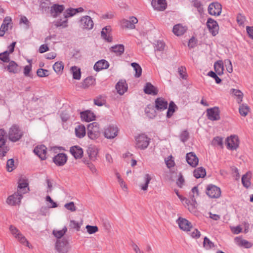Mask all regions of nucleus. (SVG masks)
Here are the masks:
<instances>
[{
    "mask_svg": "<svg viewBox=\"0 0 253 253\" xmlns=\"http://www.w3.org/2000/svg\"><path fill=\"white\" fill-rule=\"evenodd\" d=\"M199 195V190L197 186H194L191 190V191L189 193L190 197V203L189 206L188 207V210L190 211H193L195 209L197 202L196 201V198Z\"/></svg>",
    "mask_w": 253,
    "mask_h": 253,
    "instance_id": "nucleus-4",
    "label": "nucleus"
},
{
    "mask_svg": "<svg viewBox=\"0 0 253 253\" xmlns=\"http://www.w3.org/2000/svg\"><path fill=\"white\" fill-rule=\"evenodd\" d=\"M17 240L23 245L26 246L30 248V244L27 241L25 236H24L21 233L18 235L16 238Z\"/></svg>",
    "mask_w": 253,
    "mask_h": 253,
    "instance_id": "nucleus-56",
    "label": "nucleus"
},
{
    "mask_svg": "<svg viewBox=\"0 0 253 253\" xmlns=\"http://www.w3.org/2000/svg\"><path fill=\"white\" fill-rule=\"evenodd\" d=\"M5 131L3 129H0V155L2 157L5 156L8 151V148L4 146L6 140L5 139Z\"/></svg>",
    "mask_w": 253,
    "mask_h": 253,
    "instance_id": "nucleus-10",
    "label": "nucleus"
},
{
    "mask_svg": "<svg viewBox=\"0 0 253 253\" xmlns=\"http://www.w3.org/2000/svg\"><path fill=\"white\" fill-rule=\"evenodd\" d=\"M206 194L211 198H217L221 195V190L216 186L210 184L206 188Z\"/></svg>",
    "mask_w": 253,
    "mask_h": 253,
    "instance_id": "nucleus-6",
    "label": "nucleus"
},
{
    "mask_svg": "<svg viewBox=\"0 0 253 253\" xmlns=\"http://www.w3.org/2000/svg\"><path fill=\"white\" fill-rule=\"evenodd\" d=\"M70 152L76 159H81L83 155L82 148L77 145L71 147L70 149Z\"/></svg>",
    "mask_w": 253,
    "mask_h": 253,
    "instance_id": "nucleus-26",
    "label": "nucleus"
},
{
    "mask_svg": "<svg viewBox=\"0 0 253 253\" xmlns=\"http://www.w3.org/2000/svg\"><path fill=\"white\" fill-rule=\"evenodd\" d=\"M155 108L159 111H163L166 109L168 107V102L163 98H158L155 101Z\"/></svg>",
    "mask_w": 253,
    "mask_h": 253,
    "instance_id": "nucleus-27",
    "label": "nucleus"
},
{
    "mask_svg": "<svg viewBox=\"0 0 253 253\" xmlns=\"http://www.w3.org/2000/svg\"><path fill=\"white\" fill-rule=\"evenodd\" d=\"M53 68L56 73L59 74L62 72L64 65L62 62H57L53 65Z\"/></svg>",
    "mask_w": 253,
    "mask_h": 253,
    "instance_id": "nucleus-50",
    "label": "nucleus"
},
{
    "mask_svg": "<svg viewBox=\"0 0 253 253\" xmlns=\"http://www.w3.org/2000/svg\"><path fill=\"white\" fill-rule=\"evenodd\" d=\"M208 118L211 121H218L220 119V111L217 107H214L207 110Z\"/></svg>",
    "mask_w": 253,
    "mask_h": 253,
    "instance_id": "nucleus-8",
    "label": "nucleus"
},
{
    "mask_svg": "<svg viewBox=\"0 0 253 253\" xmlns=\"http://www.w3.org/2000/svg\"><path fill=\"white\" fill-rule=\"evenodd\" d=\"M236 240H238V245L240 246L244 247L246 248H250L252 247L253 244L246 240L239 239L237 238Z\"/></svg>",
    "mask_w": 253,
    "mask_h": 253,
    "instance_id": "nucleus-52",
    "label": "nucleus"
},
{
    "mask_svg": "<svg viewBox=\"0 0 253 253\" xmlns=\"http://www.w3.org/2000/svg\"><path fill=\"white\" fill-rule=\"evenodd\" d=\"M55 248L59 253H67L70 249V246L68 241L63 238L57 241Z\"/></svg>",
    "mask_w": 253,
    "mask_h": 253,
    "instance_id": "nucleus-5",
    "label": "nucleus"
},
{
    "mask_svg": "<svg viewBox=\"0 0 253 253\" xmlns=\"http://www.w3.org/2000/svg\"><path fill=\"white\" fill-rule=\"evenodd\" d=\"M68 157L66 154L60 153L53 158V162L58 166H63L67 162Z\"/></svg>",
    "mask_w": 253,
    "mask_h": 253,
    "instance_id": "nucleus-13",
    "label": "nucleus"
},
{
    "mask_svg": "<svg viewBox=\"0 0 253 253\" xmlns=\"http://www.w3.org/2000/svg\"><path fill=\"white\" fill-rule=\"evenodd\" d=\"M67 14L68 16H71V17L75 15L76 13L78 12H82L84 11V9L82 7H79L78 8H69L67 9Z\"/></svg>",
    "mask_w": 253,
    "mask_h": 253,
    "instance_id": "nucleus-49",
    "label": "nucleus"
},
{
    "mask_svg": "<svg viewBox=\"0 0 253 253\" xmlns=\"http://www.w3.org/2000/svg\"><path fill=\"white\" fill-rule=\"evenodd\" d=\"M212 143L214 145H217L222 148L223 147V140L222 138L220 137H214L212 140Z\"/></svg>",
    "mask_w": 253,
    "mask_h": 253,
    "instance_id": "nucleus-58",
    "label": "nucleus"
},
{
    "mask_svg": "<svg viewBox=\"0 0 253 253\" xmlns=\"http://www.w3.org/2000/svg\"><path fill=\"white\" fill-rule=\"evenodd\" d=\"M165 43L162 41H158L155 44V52L158 59L163 57L162 54L165 49Z\"/></svg>",
    "mask_w": 253,
    "mask_h": 253,
    "instance_id": "nucleus-20",
    "label": "nucleus"
},
{
    "mask_svg": "<svg viewBox=\"0 0 253 253\" xmlns=\"http://www.w3.org/2000/svg\"><path fill=\"white\" fill-rule=\"evenodd\" d=\"M46 147L43 145H38L34 150V153L37 155L41 160H45L46 154Z\"/></svg>",
    "mask_w": 253,
    "mask_h": 253,
    "instance_id": "nucleus-19",
    "label": "nucleus"
},
{
    "mask_svg": "<svg viewBox=\"0 0 253 253\" xmlns=\"http://www.w3.org/2000/svg\"><path fill=\"white\" fill-rule=\"evenodd\" d=\"M80 22L81 25L84 29L90 30L93 28L94 23L90 16L87 15L83 16Z\"/></svg>",
    "mask_w": 253,
    "mask_h": 253,
    "instance_id": "nucleus-16",
    "label": "nucleus"
},
{
    "mask_svg": "<svg viewBox=\"0 0 253 253\" xmlns=\"http://www.w3.org/2000/svg\"><path fill=\"white\" fill-rule=\"evenodd\" d=\"M144 179L145 181V183L141 184L140 185V187L141 190L143 191H147L148 189V184H149L150 181L152 179V177L150 174H146L144 176Z\"/></svg>",
    "mask_w": 253,
    "mask_h": 253,
    "instance_id": "nucleus-42",
    "label": "nucleus"
},
{
    "mask_svg": "<svg viewBox=\"0 0 253 253\" xmlns=\"http://www.w3.org/2000/svg\"><path fill=\"white\" fill-rule=\"evenodd\" d=\"M11 21L12 19L10 17H6L3 21L0 29H2V30H4V32H5V31L7 30L8 26L11 22Z\"/></svg>",
    "mask_w": 253,
    "mask_h": 253,
    "instance_id": "nucleus-48",
    "label": "nucleus"
},
{
    "mask_svg": "<svg viewBox=\"0 0 253 253\" xmlns=\"http://www.w3.org/2000/svg\"><path fill=\"white\" fill-rule=\"evenodd\" d=\"M172 31L175 35L179 36L182 35L186 32V29L181 25L177 24L173 27Z\"/></svg>",
    "mask_w": 253,
    "mask_h": 253,
    "instance_id": "nucleus-39",
    "label": "nucleus"
},
{
    "mask_svg": "<svg viewBox=\"0 0 253 253\" xmlns=\"http://www.w3.org/2000/svg\"><path fill=\"white\" fill-rule=\"evenodd\" d=\"M49 71L47 70L42 68L39 69L37 71V75L40 77H47L49 75Z\"/></svg>",
    "mask_w": 253,
    "mask_h": 253,
    "instance_id": "nucleus-57",
    "label": "nucleus"
},
{
    "mask_svg": "<svg viewBox=\"0 0 253 253\" xmlns=\"http://www.w3.org/2000/svg\"><path fill=\"white\" fill-rule=\"evenodd\" d=\"M151 4L155 9L163 11L167 6V3L165 0H152Z\"/></svg>",
    "mask_w": 253,
    "mask_h": 253,
    "instance_id": "nucleus-25",
    "label": "nucleus"
},
{
    "mask_svg": "<svg viewBox=\"0 0 253 253\" xmlns=\"http://www.w3.org/2000/svg\"><path fill=\"white\" fill-rule=\"evenodd\" d=\"M177 108V107H176V105L173 101H171L169 103L168 110L167 111V117L168 118H169L172 116L173 113L175 111V108Z\"/></svg>",
    "mask_w": 253,
    "mask_h": 253,
    "instance_id": "nucleus-44",
    "label": "nucleus"
},
{
    "mask_svg": "<svg viewBox=\"0 0 253 253\" xmlns=\"http://www.w3.org/2000/svg\"><path fill=\"white\" fill-rule=\"evenodd\" d=\"M116 89L118 93L123 95L127 89V84L125 81H120L116 85Z\"/></svg>",
    "mask_w": 253,
    "mask_h": 253,
    "instance_id": "nucleus-31",
    "label": "nucleus"
},
{
    "mask_svg": "<svg viewBox=\"0 0 253 253\" xmlns=\"http://www.w3.org/2000/svg\"><path fill=\"white\" fill-rule=\"evenodd\" d=\"M14 161L13 159H9L7 162L6 167L7 170L9 172L12 171L15 168Z\"/></svg>",
    "mask_w": 253,
    "mask_h": 253,
    "instance_id": "nucleus-59",
    "label": "nucleus"
},
{
    "mask_svg": "<svg viewBox=\"0 0 253 253\" xmlns=\"http://www.w3.org/2000/svg\"><path fill=\"white\" fill-rule=\"evenodd\" d=\"M246 21V17L241 14H238L237 16V22L239 25L243 26Z\"/></svg>",
    "mask_w": 253,
    "mask_h": 253,
    "instance_id": "nucleus-61",
    "label": "nucleus"
},
{
    "mask_svg": "<svg viewBox=\"0 0 253 253\" xmlns=\"http://www.w3.org/2000/svg\"><path fill=\"white\" fill-rule=\"evenodd\" d=\"M251 177V173L250 172H247L243 175L242 177V183L244 187L249 188L251 185L250 179Z\"/></svg>",
    "mask_w": 253,
    "mask_h": 253,
    "instance_id": "nucleus-36",
    "label": "nucleus"
},
{
    "mask_svg": "<svg viewBox=\"0 0 253 253\" xmlns=\"http://www.w3.org/2000/svg\"><path fill=\"white\" fill-rule=\"evenodd\" d=\"M227 147L230 150H236L239 146V140L236 135L231 136L226 139Z\"/></svg>",
    "mask_w": 253,
    "mask_h": 253,
    "instance_id": "nucleus-9",
    "label": "nucleus"
},
{
    "mask_svg": "<svg viewBox=\"0 0 253 253\" xmlns=\"http://www.w3.org/2000/svg\"><path fill=\"white\" fill-rule=\"evenodd\" d=\"M214 68L216 74L219 76L223 74L224 67L222 61L219 60L215 62L214 64Z\"/></svg>",
    "mask_w": 253,
    "mask_h": 253,
    "instance_id": "nucleus-37",
    "label": "nucleus"
},
{
    "mask_svg": "<svg viewBox=\"0 0 253 253\" xmlns=\"http://www.w3.org/2000/svg\"><path fill=\"white\" fill-rule=\"evenodd\" d=\"M87 134L91 139H95L100 135L99 126L97 122L89 124L87 127Z\"/></svg>",
    "mask_w": 253,
    "mask_h": 253,
    "instance_id": "nucleus-2",
    "label": "nucleus"
},
{
    "mask_svg": "<svg viewBox=\"0 0 253 253\" xmlns=\"http://www.w3.org/2000/svg\"><path fill=\"white\" fill-rule=\"evenodd\" d=\"M67 231V229L66 227H64L62 230L57 231L54 230L53 231V234L54 236L58 239H60L66 233Z\"/></svg>",
    "mask_w": 253,
    "mask_h": 253,
    "instance_id": "nucleus-51",
    "label": "nucleus"
},
{
    "mask_svg": "<svg viewBox=\"0 0 253 253\" xmlns=\"http://www.w3.org/2000/svg\"><path fill=\"white\" fill-rule=\"evenodd\" d=\"M9 230L11 234L14 235L16 238L18 236L19 234H21L20 232L14 226H10Z\"/></svg>",
    "mask_w": 253,
    "mask_h": 253,
    "instance_id": "nucleus-64",
    "label": "nucleus"
},
{
    "mask_svg": "<svg viewBox=\"0 0 253 253\" xmlns=\"http://www.w3.org/2000/svg\"><path fill=\"white\" fill-rule=\"evenodd\" d=\"M106 28H103L101 31V37L103 39L108 42H111L112 41V37L111 36L110 34L108 33L105 31Z\"/></svg>",
    "mask_w": 253,
    "mask_h": 253,
    "instance_id": "nucleus-53",
    "label": "nucleus"
},
{
    "mask_svg": "<svg viewBox=\"0 0 253 253\" xmlns=\"http://www.w3.org/2000/svg\"><path fill=\"white\" fill-rule=\"evenodd\" d=\"M95 83V79L92 77H88L84 80L82 83V86L84 88L88 87L89 86L94 85Z\"/></svg>",
    "mask_w": 253,
    "mask_h": 253,
    "instance_id": "nucleus-40",
    "label": "nucleus"
},
{
    "mask_svg": "<svg viewBox=\"0 0 253 253\" xmlns=\"http://www.w3.org/2000/svg\"><path fill=\"white\" fill-rule=\"evenodd\" d=\"M69 226L73 229H76L77 231H79L80 229V224L74 220H70Z\"/></svg>",
    "mask_w": 253,
    "mask_h": 253,
    "instance_id": "nucleus-60",
    "label": "nucleus"
},
{
    "mask_svg": "<svg viewBox=\"0 0 253 253\" xmlns=\"http://www.w3.org/2000/svg\"><path fill=\"white\" fill-rule=\"evenodd\" d=\"M124 46L122 44L115 45L110 48V51L118 56L122 55L124 52Z\"/></svg>",
    "mask_w": 253,
    "mask_h": 253,
    "instance_id": "nucleus-32",
    "label": "nucleus"
},
{
    "mask_svg": "<svg viewBox=\"0 0 253 253\" xmlns=\"http://www.w3.org/2000/svg\"><path fill=\"white\" fill-rule=\"evenodd\" d=\"M131 65L135 71V77L136 78L139 77L142 74V69L140 66L135 62L132 63Z\"/></svg>",
    "mask_w": 253,
    "mask_h": 253,
    "instance_id": "nucleus-47",
    "label": "nucleus"
},
{
    "mask_svg": "<svg viewBox=\"0 0 253 253\" xmlns=\"http://www.w3.org/2000/svg\"><path fill=\"white\" fill-rule=\"evenodd\" d=\"M136 147L141 150L147 148L150 143V138L145 134L139 135L135 138Z\"/></svg>",
    "mask_w": 253,
    "mask_h": 253,
    "instance_id": "nucleus-3",
    "label": "nucleus"
},
{
    "mask_svg": "<svg viewBox=\"0 0 253 253\" xmlns=\"http://www.w3.org/2000/svg\"><path fill=\"white\" fill-rule=\"evenodd\" d=\"M71 72L73 74V79L75 80H80L81 79V70L76 66L72 67L71 68Z\"/></svg>",
    "mask_w": 253,
    "mask_h": 253,
    "instance_id": "nucleus-43",
    "label": "nucleus"
},
{
    "mask_svg": "<svg viewBox=\"0 0 253 253\" xmlns=\"http://www.w3.org/2000/svg\"><path fill=\"white\" fill-rule=\"evenodd\" d=\"M67 10H66L64 12L63 16L64 17L62 18H61L59 20H58L54 22V25L56 27H61L62 28H66L68 26L67 23H68V19L67 18L71 17V16H68L67 13Z\"/></svg>",
    "mask_w": 253,
    "mask_h": 253,
    "instance_id": "nucleus-24",
    "label": "nucleus"
},
{
    "mask_svg": "<svg viewBox=\"0 0 253 253\" xmlns=\"http://www.w3.org/2000/svg\"><path fill=\"white\" fill-rule=\"evenodd\" d=\"M138 22L137 19L134 16L130 17L129 20L123 19L121 21L122 26L126 28L133 29L135 28V24Z\"/></svg>",
    "mask_w": 253,
    "mask_h": 253,
    "instance_id": "nucleus-17",
    "label": "nucleus"
},
{
    "mask_svg": "<svg viewBox=\"0 0 253 253\" xmlns=\"http://www.w3.org/2000/svg\"><path fill=\"white\" fill-rule=\"evenodd\" d=\"M222 6L218 2H212L208 7V12L211 15H219L221 12Z\"/></svg>",
    "mask_w": 253,
    "mask_h": 253,
    "instance_id": "nucleus-11",
    "label": "nucleus"
},
{
    "mask_svg": "<svg viewBox=\"0 0 253 253\" xmlns=\"http://www.w3.org/2000/svg\"><path fill=\"white\" fill-rule=\"evenodd\" d=\"M192 3L193 6L197 8L199 14H202L204 11L202 2L198 0H192Z\"/></svg>",
    "mask_w": 253,
    "mask_h": 253,
    "instance_id": "nucleus-45",
    "label": "nucleus"
},
{
    "mask_svg": "<svg viewBox=\"0 0 253 253\" xmlns=\"http://www.w3.org/2000/svg\"><path fill=\"white\" fill-rule=\"evenodd\" d=\"M81 117L82 121L87 122H91L95 119V116L90 111H85L81 113Z\"/></svg>",
    "mask_w": 253,
    "mask_h": 253,
    "instance_id": "nucleus-30",
    "label": "nucleus"
},
{
    "mask_svg": "<svg viewBox=\"0 0 253 253\" xmlns=\"http://www.w3.org/2000/svg\"><path fill=\"white\" fill-rule=\"evenodd\" d=\"M9 55V53H8V51H5L0 53V60L4 62H9L10 61Z\"/></svg>",
    "mask_w": 253,
    "mask_h": 253,
    "instance_id": "nucleus-55",
    "label": "nucleus"
},
{
    "mask_svg": "<svg viewBox=\"0 0 253 253\" xmlns=\"http://www.w3.org/2000/svg\"><path fill=\"white\" fill-rule=\"evenodd\" d=\"M64 9L65 7L63 5L54 4L50 8L51 15L53 18H56L64 10Z\"/></svg>",
    "mask_w": 253,
    "mask_h": 253,
    "instance_id": "nucleus-21",
    "label": "nucleus"
},
{
    "mask_svg": "<svg viewBox=\"0 0 253 253\" xmlns=\"http://www.w3.org/2000/svg\"><path fill=\"white\" fill-rule=\"evenodd\" d=\"M86 229L89 234L95 233L98 231V227L96 226L86 225Z\"/></svg>",
    "mask_w": 253,
    "mask_h": 253,
    "instance_id": "nucleus-62",
    "label": "nucleus"
},
{
    "mask_svg": "<svg viewBox=\"0 0 253 253\" xmlns=\"http://www.w3.org/2000/svg\"><path fill=\"white\" fill-rule=\"evenodd\" d=\"M86 152L89 159L94 161L97 159L98 151L97 148L94 145H90L88 147Z\"/></svg>",
    "mask_w": 253,
    "mask_h": 253,
    "instance_id": "nucleus-23",
    "label": "nucleus"
},
{
    "mask_svg": "<svg viewBox=\"0 0 253 253\" xmlns=\"http://www.w3.org/2000/svg\"><path fill=\"white\" fill-rule=\"evenodd\" d=\"M118 128L117 126H110L104 130V136L108 139H113L118 135Z\"/></svg>",
    "mask_w": 253,
    "mask_h": 253,
    "instance_id": "nucleus-14",
    "label": "nucleus"
},
{
    "mask_svg": "<svg viewBox=\"0 0 253 253\" xmlns=\"http://www.w3.org/2000/svg\"><path fill=\"white\" fill-rule=\"evenodd\" d=\"M186 160L191 167H196L199 163V159L194 152H189L186 154Z\"/></svg>",
    "mask_w": 253,
    "mask_h": 253,
    "instance_id": "nucleus-18",
    "label": "nucleus"
},
{
    "mask_svg": "<svg viewBox=\"0 0 253 253\" xmlns=\"http://www.w3.org/2000/svg\"><path fill=\"white\" fill-rule=\"evenodd\" d=\"M203 246L206 249H210L214 247V244L207 237L204 238Z\"/></svg>",
    "mask_w": 253,
    "mask_h": 253,
    "instance_id": "nucleus-54",
    "label": "nucleus"
},
{
    "mask_svg": "<svg viewBox=\"0 0 253 253\" xmlns=\"http://www.w3.org/2000/svg\"><path fill=\"white\" fill-rule=\"evenodd\" d=\"M22 197V195L20 194L19 192H15L7 198L6 203L11 206L19 204Z\"/></svg>",
    "mask_w": 253,
    "mask_h": 253,
    "instance_id": "nucleus-12",
    "label": "nucleus"
},
{
    "mask_svg": "<svg viewBox=\"0 0 253 253\" xmlns=\"http://www.w3.org/2000/svg\"><path fill=\"white\" fill-rule=\"evenodd\" d=\"M144 92L147 94L156 95L158 93V90L151 83H147L144 87Z\"/></svg>",
    "mask_w": 253,
    "mask_h": 253,
    "instance_id": "nucleus-28",
    "label": "nucleus"
},
{
    "mask_svg": "<svg viewBox=\"0 0 253 253\" xmlns=\"http://www.w3.org/2000/svg\"><path fill=\"white\" fill-rule=\"evenodd\" d=\"M207 26L210 33L212 36L214 37L218 34L219 26L217 22L215 20L211 18H209L207 22Z\"/></svg>",
    "mask_w": 253,
    "mask_h": 253,
    "instance_id": "nucleus-7",
    "label": "nucleus"
},
{
    "mask_svg": "<svg viewBox=\"0 0 253 253\" xmlns=\"http://www.w3.org/2000/svg\"><path fill=\"white\" fill-rule=\"evenodd\" d=\"M145 113L147 116L151 119L154 118L157 115V113L154 107L151 105H148L146 108Z\"/></svg>",
    "mask_w": 253,
    "mask_h": 253,
    "instance_id": "nucleus-41",
    "label": "nucleus"
},
{
    "mask_svg": "<svg viewBox=\"0 0 253 253\" xmlns=\"http://www.w3.org/2000/svg\"><path fill=\"white\" fill-rule=\"evenodd\" d=\"M23 135V131L20 129L18 126L13 125L9 129L8 137L12 142H17L19 140Z\"/></svg>",
    "mask_w": 253,
    "mask_h": 253,
    "instance_id": "nucleus-1",
    "label": "nucleus"
},
{
    "mask_svg": "<svg viewBox=\"0 0 253 253\" xmlns=\"http://www.w3.org/2000/svg\"><path fill=\"white\" fill-rule=\"evenodd\" d=\"M239 110L241 115L245 117L248 114L250 111V108L247 105L243 104L240 106Z\"/></svg>",
    "mask_w": 253,
    "mask_h": 253,
    "instance_id": "nucleus-46",
    "label": "nucleus"
},
{
    "mask_svg": "<svg viewBox=\"0 0 253 253\" xmlns=\"http://www.w3.org/2000/svg\"><path fill=\"white\" fill-rule=\"evenodd\" d=\"M76 135L78 138H81L84 137L86 133L85 127L83 125H78L75 128Z\"/></svg>",
    "mask_w": 253,
    "mask_h": 253,
    "instance_id": "nucleus-33",
    "label": "nucleus"
},
{
    "mask_svg": "<svg viewBox=\"0 0 253 253\" xmlns=\"http://www.w3.org/2000/svg\"><path fill=\"white\" fill-rule=\"evenodd\" d=\"M109 66L108 61L104 59L99 60L94 64L93 68L96 71H100L103 69H107Z\"/></svg>",
    "mask_w": 253,
    "mask_h": 253,
    "instance_id": "nucleus-29",
    "label": "nucleus"
},
{
    "mask_svg": "<svg viewBox=\"0 0 253 253\" xmlns=\"http://www.w3.org/2000/svg\"><path fill=\"white\" fill-rule=\"evenodd\" d=\"M29 191V188H28V183L27 180L20 178L18 182L17 192L23 195L27 193Z\"/></svg>",
    "mask_w": 253,
    "mask_h": 253,
    "instance_id": "nucleus-22",
    "label": "nucleus"
},
{
    "mask_svg": "<svg viewBox=\"0 0 253 253\" xmlns=\"http://www.w3.org/2000/svg\"><path fill=\"white\" fill-rule=\"evenodd\" d=\"M6 68L10 73L13 74L18 73L20 71L18 65L14 61H9V64Z\"/></svg>",
    "mask_w": 253,
    "mask_h": 253,
    "instance_id": "nucleus-34",
    "label": "nucleus"
},
{
    "mask_svg": "<svg viewBox=\"0 0 253 253\" xmlns=\"http://www.w3.org/2000/svg\"><path fill=\"white\" fill-rule=\"evenodd\" d=\"M230 93L237 97V101L238 103H241L243 101L244 94L240 90L232 88L230 90Z\"/></svg>",
    "mask_w": 253,
    "mask_h": 253,
    "instance_id": "nucleus-38",
    "label": "nucleus"
},
{
    "mask_svg": "<svg viewBox=\"0 0 253 253\" xmlns=\"http://www.w3.org/2000/svg\"><path fill=\"white\" fill-rule=\"evenodd\" d=\"M193 174L196 178H203L206 176V171L203 167H199L194 170Z\"/></svg>",
    "mask_w": 253,
    "mask_h": 253,
    "instance_id": "nucleus-35",
    "label": "nucleus"
},
{
    "mask_svg": "<svg viewBox=\"0 0 253 253\" xmlns=\"http://www.w3.org/2000/svg\"><path fill=\"white\" fill-rule=\"evenodd\" d=\"M177 223L179 228L185 231H190V229L192 228L191 223L185 218L179 217L177 220Z\"/></svg>",
    "mask_w": 253,
    "mask_h": 253,
    "instance_id": "nucleus-15",
    "label": "nucleus"
},
{
    "mask_svg": "<svg viewBox=\"0 0 253 253\" xmlns=\"http://www.w3.org/2000/svg\"><path fill=\"white\" fill-rule=\"evenodd\" d=\"M64 207L66 209L70 211H71L74 212L76 211V207L75 206L73 202H70L64 205Z\"/></svg>",
    "mask_w": 253,
    "mask_h": 253,
    "instance_id": "nucleus-63",
    "label": "nucleus"
}]
</instances>
